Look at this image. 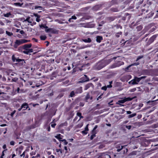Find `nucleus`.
<instances>
[{
	"label": "nucleus",
	"mask_w": 158,
	"mask_h": 158,
	"mask_svg": "<svg viewBox=\"0 0 158 158\" xmlns=\"http://www.w3.org/2000/svg\"><path fill=\"white\" fill-rule=\"evenodd\" d=\"M112 60V59H110L108 60H102L97 63L95 68L97 70H99L109 64Z\"/></svg>",
	"instance_id": "obj_1"
},
{
	"label": "nucleus",
	"mask_w": 158,
	"mask_h": 158,
	"mask_svg": "<svg viewBox=\"0 0 158 158\" xmlns=\"http://www.w3.org/2000/svg\"><path fill=\"white\" fill-rule=\"evenodd\" d=\"M38 126V123L37 121H35L34 124L27 127V130H29L31 129H34Z\"/></svg>",
	"instance_id": "obj_2"
},
{
	"label": "nucleus",
	"mask_w": 158,
	"mask_h": 158,
	"mask_svg": "<svg viewBox=\"0 0 158 158\" xmlns=\"http://www.w3.org/2000/svg\"><path fill=\"white\" fill-rule=\"evenodd\" d=\"M75 94H81L82 92V88L81 86L76 89L74 90Z\"/></svg>",
	"instance_id": "obj_3"
},
{
	"label": "nucleus",
	"mask_w": 158,
	"mask_h": 158,
	"mask_svg": "<svg viewBox=\"0 0 158 158\" xmlns=\"http://www.w3.org/2000/svg\"><path fill=\"white\" fill-rule=\"evenodd\" d=\"M156 37L157 36L156 35H154L152 36L149 40L148 41V43H149V44H150L152 43V42H153L154 41Z\"/></svg>",
	"instance_id": "obj_4"
},
{
	"label": "nucleus",
	"mask_w": 158,
	"mask_h": 158,
	"mask_svg": "<svg viewBox=\"0 0 158 158\" xmlns=\"http://www.w3.org/2000/svg\"><path fill=\"white\" fill-rule=\"evenodd\" d=\"M22 44V43L21 41V40H17L15 43V44L14 45V47L15 48H16L17 46L19 45Z\"/></svg>",
	"instance_id": "obj_5"
},
{
	"label": "nucleus",
	"mask_w": 158,
	"mask_h": 158,
	"mask_svg": "<svg viewBox=\"0 0 158 158\" xmlns=\"http://www.w3.org/2000/svg\"><path fill=\"white\" fill-rule=\"evenodd\" d=\"M45 31L46 32H51L53 34L56 33V31L52 28H49L47 29H45Z\"/></svg>",
	"instance_id": "obj_6"
},
{
	"label": "nucleus",
	"mask_w": 158,
	"mask_h": 158,
	"mask_svg": "<svg viewBox=\"0 0 158 158\" xmlns=\"http://www.w3.org/2000/svg\"><path fill=\"white\" fill-rule=\"evenodd\" d=\"M82 78L83 79V80L82 81H80V82H83L85 81H89V79L88 78V77L86 75H84Z\"/></svg>",
	"instance_id": "obj_7"
},
{
	"label": "nucleus",
	"mask_w": 158,
	"mask_h": 158,
	"mask_svg": "<svg viewBox=\"0 0 158 158\" xmlns=\"http://www.w3.org/2000/svg\"><path fill=\"white\" fill-rule=\"evenodd\" d=\"M33 52L32 49H24L23 51V52L26 54H28L29 53L32 52Z\"/></svg>",
	"instance_id": "obj_8"
},
{
	"label": "nucleus",
	"mask_w": 158,
	"mask_h": 158,
	"mask_svg": "<svg viewBox=\"0 0 158 158\" xmlns=\"http://www.w3.org/2000/svg\"><path fill=\"white\" fill-rule=\"evenodd\" d=\"M125 146H121L120 145H118L116 146V148L117 149V151L118 152H120Z\"/></svg>",
	"instance_id": "obj_9"
},
{
	"label": "nucleus",
	"mask_w": 158,
	"mask_h": 158,
	"mask_svg": "<svg viewBox=\"0 0 158 158\" xmlns=\"http://www.w3.org/2000/svg\"><path fill=\"white\" fill-rule=\"evenodd\" d=\"M89 125V124H87L86 127L85 128V130L83 131H81V133L83 134L86 135L87 133V131H88L89 129L88 128V126Z\"/></svg>",
	"instance_id": "obj_10"
},
{
	"label": "nucleus",
	"mask_w": 158,
	"mask_h": 158,
	"mask_svg": "<svg viewBox=\"0 0 158 158\" xmlns=\"http://www.w3.org/2000/svg\"><path fill=\"white\" fill-rule=\"evenodd\" d=\"M31 44H26L23 46L24 49H29V48H31Z\"/></svg>",
	"instance_id": "obj_11"
},
{
	"label": "nucleus",
	"mask_w": 158,
	"mask_h": 158,
	"mask_svg": "<svg viewBox=\"0 0 158 158\" xmlns=\"http://www.w3.org/2000/svg\"><path fill=\"white\" fill-rule=\"evenodd\" d=\"M115 18V17H109L106 18V19L109 22L114 21Z\"/></svg>",
	"instance_id": "obj_12"
},
{
	"label": "nucleus",
	"mask_w": 158,
	"mask_h": 158,
	"mask_svg": "<svg viewBox=\"0 0 158 158\" xmlns=\"http://www.w3.org/2000/svg\"><path fill=\"white\" fill-rule=\"evenodd\" d=\"M93 86V85L92 83H88L85 85V90H86L87 89H89L90 87Z\"/></svg>",
	"instance_id": "obj_13"
},
{
	"label": "nucleus",
	"mask_w": 158,
	"mask_h": 158,
	"mask_svg": "<svg viewBox=\"0 0 158 158\" xmlns=\"http://www.w3.org/2000/svg\"><path fill=\"white\" fill-rule=\"evenodd\" d=\"M82 41L85 43H90L91 42V40L89 38L87 39H82Z\"/></svg>",
	"instance_id": "obj_14"
},
{
	"label": "nucleus",
	"mask_w": 158,
	"mask_h": 158,
	"mask_svg": "<svg viewBox=\"0 0 158 158\" xmlns=\"http://www.w3.org/2000/svg\"><path fill=\"white\" fill-rule=\"evenodd\" d=\"M102 37L101 36H98L96 37V40L97 42L100 43L101 41L102 40Z\"/></svg>",
	"instance_id": "obj_15"
},
{
	"label": "nucleus",
	"mask_w": 158,
	"mask_h": 158,
	"mask_svg": "<svg viewBox=\"0 0 158 158\" xmlns=\"http://www.w3.org/2000/svg\"><path fill=\"white\" fill-rule=\"evenodd\" d=\"M133 81H135V82L138 83L140 81V79L139 77H134V79H133Z\"/></svg>",
	"instance_id": "obj_16"
},
{
	"label": "nucleus",
	"mask_w": 158,
	"mask_h": 158,
	"mask_svg": "<svg viewBox=\"0 0 158 158\" xmlns=\"http://www.w3.org/2000/svg\"><path fill=\"white\" fill-rule=\"evenodd\" d=\"M125 102V101L123 98L122 100H118V102H116V104H120V103H123Z\"/></svg>",
	"instance_id": "obj_17"
},
{
	"label": "nucleus",
	"mask_w": 158,
	"mask_h": 158,
	"mask_svg": "<svg viewBox=\"0 0 158 158\" xmlns=\"http://www.w3.org/2000/svg\"><path fill=\"white\" fill-rule=\"evenodd\" d=\"M12 15L11 14V13L10 12L7 13L6 14H3V16L5 17H8L10 16H12Z\"/></svg>",
	"instance_id": "obj_18"
},
{
	"label": "nucleus",
	"mask_w": 158,
	"mask_h": 158,
	"mask_svg": "<svg viewBox=\"0 0 158 158\" xmlns=\"http://www.w3.org/2000/svg\"><path fill=\"white\" fill-rule=\"evenodd\" d=\"M77 115L80 117V118L78 120V121L80 120L81 118H83V117L81 116V114L80 112H77Z\"/></svg>",
	"instance_id": "obj_19"
},
{
	"label": "nucleus",
	"mask_w": 158,
	"mask_h": 158,
	"mask_svg": "<svg viewBox=\"0 0 158 158\" xmlns=\"http://www.w3.org/2000/svg\"><path fill=\"white\" fill-rule=\"evenodd\" d=\"M124 100L125 101V102H126L128 101H131V100H132L133 98L128 97V98H124Z\"/></svg>",
	"instance_id": "obj_20"
},
{
	"label": "nucleus",
	"mask_w": 158,
	"mask_h": 158,
	"mask_svg": "<svg viewBox=\"0 0 158 158\" xmlns=\"http://www.w3.org/2000/svg\"><path fill=\"white\" fill-rule=\"evenodd\" d=\"M61 135L59 134L55 136V137L58 139L59 141H60L61 139H62V138L60 137Z\"/></svg>",
	"instance_id": "obj_21"
},
{
	"label": "nucleus",
	"mask_w": 158,
	"mask_h": 158,
	"mask_svg": "<svg viewBox=\"0 0 158 158\" xmlns=\"http://www.w3.org/2000/svg\"><path fill=\"white\" fill-rule=\"evenodd\" d=\"M136 115V114L135 113H134L133 114H131L130 115H129L128 116V118H130L133 117L135 116Z\"/></svg>",
	"instance_id": "obj_22"
},
{
	"label": "nucleus",
	"mask_w": 158,
	"mask_h": 158,
	"mask_svg": "<svg viewBox=\"0 0 158 158\" xmlns=\"http://www.w3.org/2000/svg\"><path fill=\"white\" fill-rule=\"evenodd\" d=\"M75 92L74 91H73L71 92L69 96L71 97H73L75 95Z\"/></svg>",
	"instance_id": "obj_23"
},
{
	"label": "nucleus",
	"mask_w": 158,
	"mask_h": 158,
	"mask_svg": "<svg viewBox=\"0 0 158 158\" xmlns=\"http://www.w3.org/2000/svg\"><path fill=\"white\" fill-rule=\"evenodd\" d=\"M14 4L16 6H22V5H23V3H22V4H21L19 2H17V3H14Z\"/></svg>",
	"instance_id": "obj_24"
},
{
	"label": "nucleus",
	"mask_w": 158,
	"mask_h": 158,
	"mask_svg": "<svg viewBox=\"0 0 158 158\" xmlns=\"http://www.w3.org/2000/svg\"><path fill=\"white\" fill-rule=\"evenodd\" d=\"M142 27L141 25H139L136 27V29L138 31H140L142 29Z\"/></svg>",
	"instance_id": "obj_25"
},
{
	"label": "nucleus",
	"mask_w": 158,
	"mask_h": 158,
	"mask_svg": "<svg viewBox=\"0 0 158 158\" xmlns=\"http://www.w3.org/2000/svg\"><path fill=\"white\" fill-rule=\"evenodd\" d=\"M128 83L129 84L131 83V84L133 85L137 84V83L135 82V81H133V80H132L131 81H129L128 82Z\"/></svg>",
	"instance_id": "obj_26"
},
{
	"label": "nucleus",
	"mask_w": 158,
	"mask_h": 158,
	"mask_svg": "<svg viewBox=\"0 0 158 158\" xmlns=\"http://www.w3.org/2000/svg\"><path fill=\"white\" fill-rule=\"evenodd\" d=\"M154 12H151L150 13H149V14L148 15V18H150L151 17H152L154 15Z\"/></svg>",
	"instance_id": "obj_27"
},
{
	"label": "nucleus",
	"mask_w": 158,
	"mask_h": 158,
	"mask_svg": "<svg viewBox=\"0 0 158 158\" xmlns=\"http://www.w3.org/2000/svg\"><path fill=\"white\" fill-rule=\"evenodd\" d=\"M27 106V105L26 104H23L22 105L21 107L20 108H19L18 109V110L19 111H20L24 107V106Z\"/></svg>",
	"instance_id": "obj_28"
},
{
	"label": "nucleus",
	"mask_w": 158,
	"mask_h": 158,
	"mask_svg": "<svg viewBox=\"0 0 158 158\" xmlns=\"http://www.w3.org/2000/svg\"><path fill=\"white\" fill-rule=\"evenodd\" d=\"M6 34L9 36H11L13 35V33L12 32H10L8 31H6Z\"/></svg>",
	"instance_id": "obj_29"
},
{
	"label": "nucleus",
	"mask_w": 158,
	"mask_h": 158,
	"mask_svg": "<svg viewBox=\"0 0 158 158\" xmlns=\"http://www.w3.org/2000/svg\"><path fill=\"white\" fill-rule=\"evenodd\" d=\"M46 36L44 35L41 36L40 38L41 40H44L46 39Z\"/></svg>",
	"instance_id": "obj_30"
},
{
	"label": "nucleus",
	"mask_w": 158,
	"mask_h": 158,
	"mask_svg": "<svg viewBox=\"0 0 158 158\" xmlns=\"http://www.w3.org/2000/svg\"><path fill=\"white\" fill-rule=\"evenodd\" d=\"M103 111H104L103 110H101L100 111H95V113H96L97 114H100L103 113Z\"/></svg>",
	"instance_id": "obj_31"
},
{
	"label": "nucleus",
	"mask_w": 158,
	"mask_h": 158,
	"mask_svg": "<svg viewBox=\"0 0 158 158\" xmlns=\"http://www.w3.org/2000/svg\"><path fill=\"white\" fill-rule=\"evenodd\" d=\"M143 55H142V56H139L137 58L136 60V61H138V60H139V59L143 58Z\"/></svg>",
	"instance_id": "obj_32"
},
{
	"label": "nucleus",
	"mask_w": 158,
	"mask_h": 158,
	"mask_svg": "<svg viewBox=\"0 0 158 158\" xmlns=\"http://www.w3.org/2000/svg\"><path fill=\"white\" fill-rule=\"evenodd\" d=\"M16 59L15 56L14 55H13L12 56V60L13 62H15V61H16Z\"/></svg>",
	"instance_id": "obj_33"
},
{
	"label": "nucleus",
	"mask_w": 158,
	"mask_h": 158,
	"mask_svg": "<svg viewBox=\"0 0 158 158\" xmlns=\"http://www.w3.org/2000/svg\"><path fill=\"white\" fill-rule=\"evenodd\" d=\"M30 17H28L25 20V21H27L29 23H31V21H30Z\"/></svg>",
	"instance_id": "obj_34"
},
{
	"label": "nucleus",
	"mask_w": 158,
	"mask_h": 158,
	"mask_svg": "<svg viewBox=\"0 0 158 158\" xmlns=\"http://www.w3.org/2000/svg\"><path fill=\"white\" fill-rule=\"evenodd\" d=\"M24 104H26L27 105V106H24V107L23 108V110H25L26 109H27V108H28V104L27 103H24Z\"/></svg>",
	"instance_id": "obj_35"
},
{
	"label": "nucleus",
	"mask_w": 158,
	"mask_h": 158,
	"mask_svg": "<svg viewBox=\"0 0 158 158\" xmlns=\"http://www.w3.org/2000/svg\"><path fill=\"white\" fill-rule=\"evenodd\" d=\"M139 62H138L134 63L133 64H131V65L132 66H137V65H139Z\"/></svg>",
	"instance_id": "obj_36"
},
{
	"label": "nucleus",
	"mask_w": 158,
	"mask_h": 158,
	"mask_svg": "<svg viewBox=\"0 0 158 158\" xmlns=\"http://www.w3.org/2000/svg\"><path fill=\"white\" fill-rule=\"evenodd\" d=\"M21 41L22 44L27 43L28 42L27 40L25 39H21Z\"/></svg>",
	"instance_id": "obj_37"
},
{
	"label": "nucleus",
	"mask_w": 158,
	"mask_h": 158,
	"mask_svg": "<svg viewBox=\"0 0 158 158\" xmlns=\"http://www.w3.org/2000/svg\"><path fill=\"white\" fill-rule=\"evenodd\" d=\"M38 8H40V10H42V7L41 6H35V9H37Z\"/></svg>",
	"instance_id": "obj_38"
},
{
	"label": "nucleus",
	"mask_w": 158,
	"mask_h": 158,
	"mask_svg": "<svg viewBox=\"0 0 158 158\" xmlns=\"http://www.w3.org/2000/svg\"><path fill=\"white\" fill-rule=\"evenodd\" d=\"M56 152H60L61 153H62V149H56Z\"/></svg>",
	"instance_id": "obj_39"
},
{
	"label": "nucleus",
	"mask_w": 158,
	"mask_h": 158,
	"mask_svg": "<svg viewBox=\"0 0 158 158\" xmlns=\"http://www.w3.org/2000/svg\"><path fill=\"white\" fill-rule=\"evenodd\" d=\"M18 80V78L17 77H15L12 79V81L16 82Z\"/></svg>",
	"instance_id": "obj_40"
},
{
	"label": "nucleus",
	"mask_w": 158,
	"mask_h": 158,
	"mask_svg": "<svg viewBox=\"0 0 158 158\" xmlns=\"http://www.w3.org/2000/svg\"><path fill=\"white\" fill-rule=\"evenodd\" d=\"M90 98V95L89 94V93L87 94L86 96V97H85V98H86V100L88 99L89 98Z\"/></svg>",
	"instance_id": "obj_41"
},
{
	"label": "nucleus",
	"mask_w": 158,
	"mask_h": 158,
	"mask_svg": "<svg viewBox=\"0 0 158 158\" xmlns=\"http://www.w3.org/2000/svg\"><path fill=\"white\" fill-rule=\"evenodd\" d=\"M17 93H21V92H22V90H20V89L19 88H18L17 89Z\"/></svg>",
	"instance_id": "obj_42"
},
{
	"label": "nucleus",
	"mask_w": 158,
	"mask_h": 158,
	"mask_svg": "<svg viewBox=\"0 0 158 158\" xmlns=\"http://www.w3.org/2000/svg\"><path fill=\"white\" fill-rule=\"evenodd\" d=\"M95 136H96V135L95 134L92 135L90 136V139L92 140L93 139L94 137H95Z\"/></svg>",
	"instance_id": "obj_43"
},
{
	"label": "nucleus",
	"mask_w": 158,
	"mask_h": 158,
	"mask_svg": "<svg viewBox=\"0 0 158 158\" xmlns=\"http://www.w3.org/2000/svg\"><path fill=\"white\" fill-rule=\"evenodd\" d=\"M33 15L35 16L36 17H38V18H40V16L39 15H38L36 13H34Z\"/></svg>",
	"instance_id": "obj_44"
},
{
	"label": "nucleus",
	"mask_w": 158,
	"mask_h": 158,
	"mask_svg": "<svg viewBox=\"0 0 158 158\" xmlns=\"http://www.w3.org/2000/svg\"><path fill=\"white\" fill-rule=\"evenodd\" d=\"M131 126L129 125V126H126V128L128 130H130L131 129Z\"/></svg>",
	"instance_id": "obj_45"
},
{
	"label": "nucleus",
	"mask_w": 158,
	"mask_h": 158,
	"mask_svg": "<svg viewBox=\"0 0 158 158\" xmlns=\"http://www.w3.org/2000/svg\"><path fill=\"white\" fill-rule=\"evenodd\" d=\"M24 60H22L21 59H17L16 60V61L18 62H21L22 61H24Z\"/></svg>",
	"instance_id": "obj_46"
},
{
	"label": "nucleus",
	"mask_w": 158,
	"mask_h": 158,
	"mask_svg": "<svg viewBox=\"0 0 158 158\" xmlns=\"http://www.w3.org/2000/svg\"><path fill=\"white\" fill-rule=\"evenodd\" d=\"M115 26L117 28H120V29L122 28V27L120 25H117L116 26Z\"/></svg>",
	"instance_id": "obj_47"
},
{
	"label": "nucleus",
	"mask_w": 158,
	"mask_h": 158,
	"mask_svg": "<svg viewBox=\"0 0 158 158\" xmlns=\"http://www.w3.org/2000/svg\"><path fill=\"white\" fill-rule=\"evenodd\" d=\"M129 15V14L128 13H126V17H123L122 18V20H125V18L126 17H127V16Z\"/></svg>",
	"instance_id": "obj_48"
},
{
	"label": "nucleus",
	"mask_w": 158,
	"mask_h": 158,
	"mask_svg": "<svg viewBox=\"0 0 158 158\" xmlns=\"http://www.w3.org/2000/svg\"><path fill=\"white\" fill-rule=\"evenodd\" d=\"M16 112V111L14 110L11 113L10 115L11 117H13L14 114H15V112Z\"/></svg>",
	"instance_id": "obj_49"
},
{
	"label": "nucleus",
	"mask_w": 158,
	"mask_h": 158,
	"mask_svg": "<svg viewBox=\"0 0 158 158\" xmlns=\"http://www.w3.org/2000/svg\"><path fill=\"white\" fill-rule=\"evenodd\" d=\"M102 90H106L107 89V87L106 86H104L102 87Z\"/></svg>",
	"instance_id": "obj_50"
},
{
	"label": "nucleus",
	"mask_w": 158,
	"mask_h": 158,
	"mask_svg": "<svg viewBox=\"0 0 158 158\" xmlns=\"http://www.w3.org/2000/svg\"><path fill=\"white\" fill-rule=\"evenodd\" d=\"M117 67L116 64H114L112 65L111 66V68H114Z\"/></svg>",
	"instance_id": "obj_51"
},
{
	"label": "nucleus",
	"mask_w": 158,
	"mask_h": 158,
	"mask_svg": "<svg viewBox=\"0 0 158 158\" xmlns=\"http://www.w3.org/2000/svg\"><path fill=\"white\" fill-rule=\"evenodd\" d=\"M95 25L94 24H91L90 26H88L87 27H94V26Z\"/></svg>",
	"instance_id": "obj_52"
},
{
	"label": "nucleus",
	"mask_w": 158,
	"mask_h": 158,
	"mask_svg": "<svg viewBox=\"0 0 158 158\" xmlns=\"http://www.w3.org/2000/svg\"><path fill=\"white\" fill-rule=\"evenodd\" d=\"M21 34H25V32H24V31L23 30H21L19 32Z\"/></svg>",
	"instance_id": "obj_53"
},
{
	"label": "nucleus",
	"mask_w": 158,
	"mask_h": 158,
	"mask_svg": "<svg viewBox=\"0 0 158 158\" xmlns=\"http://www.w3.org/2000/svg\"><path fill=\"white\" fill-rule=\"evenodd\" d=\"M10 144L11 145H14L15 144V142L13 141H12L10 142Z\"/></svg>",
	"instance_id": "obj_54"
},
{
	"label": "nucleus",
	"mask_w": 158,
	"mask_h": 158,
	"mask_svg": "<svg viewBox=\"0 0 158 158\" xmlns=\"http://www.w3.org/2000/svg\"><path fill=\"white\" fill-rule=\"evenodd\" d=\"M136 90V89L135 88H133L132 89H131L130 91L131 92H135Z\"/></svg>",
	"instance_id": "obj_55"
},
{
	"label": "nucleus",
	"mask_w": 158,
	"mask_h": 158,
	"mask_svg": "<svg viewBox=\"0 0 158 158\" xmlns=\"http://www.w3.org/2000/svg\"><path fill=\"white\" fill-rule=\"evenodd\" d=\"M105 157L106 158H111L110 156L109 155H105Z\"/></svg>",
	"instance_id": "obj_56"
},
{
	"label": "nucleus",
	"mask_w": 158,
	"mask_h": 158,
	"mask_svg": "<svg viewBox=\"0 0 158 158\" xmlns=\"http://www.w3.org/2000/svg\"><path fill=\"white\" fill-rule=\"evenodd\" d=\"M40 18H38V17H36V21L38 22H39L40 21Z\"/></svg>",
	"instance_id": "obj_57"
},
{
	"label": "nucleus",
	"mask_w": 158,
	"mask_h": 158,
	"mask_svg": "<svg viewBox=\"0 0 158 158\" xmlns=\"http://www.w3.org/2000/svg\"><path fill=\"white\" fill-rule=\"evenodd\" d=\"M71 18L72 19H77V17L75 16H72Z\"/></svg>",
	"instance_id": "obj_58"
},
{
	"label": "nucleus",
	"mask_w": 158,
	"mask_h": 158,
	"mask_svg": "<svg viewBox=\"0 0 158 158\" xmlns=\"http://www.w3.org/2000/svg\"><path fill=\"white\" fill-rule=\"evenodd\" d=\"M7 150V149H6L5 150H4L3 151V152H2V155L1 156H4L5 154H4V152L6 150Z\"/></svg>",
	"instance_id": "obj_59"
},
{
	"label": "nucleus",
	"mask_w": 158,
	"mask_h": 158,
	"mask_svg": "<svg viewBox=\"0 0 158 158\" xmlns=\"http://www.w3.org/2000/svg\"><path fill=\"white\" fill-rule=\"evenodd\" d=\"M97 127H98V126H97V125L95 126L94 127V129H93V131H92V132H94V131L97 128Z\"/></svg>",
	"instance_id": "obj_60"
},
{
	"label": "nucleus",
	"mask_w": 158,
	"mask_h": 158,
	"mask_svg": "<svg viewBox=\"0 0 158 158\" xmlns=\"http://www.w3.org/2000/svg\"><path fill=\"white\" fill-rule=\"evenodd\" d=\"M56 125V123H53L51 124V126L52 127L54 128L55 126Z\"/></svg>",
	"instance_id": "obj_61"
},
{
	"label": "nucleus",
	"mask_w": 158,
	"mask_h": 158,
	"mask_svg": "<svg viewBox=\"0 0 158 158\" xmlns=\"http://www.w3.org/2000/svg\"><path fill=\"white\" fill-rule=\"evenodd\" d=\"M53 95V92L48 94V96H52Z\"/></svg>",
	"instance_id": "obj_62"
},
{
	"label": "nucleus",
	"mask_w": 158,
	"mask_h": 158,
	"mask_svg": "<svg viewBox=\"0 0 158 158\" xmlns=\"http://www.w3.org/2000/svg\"><path fill=\"white\" fill-rule=\"evenodd\" d=\"M113 11L114 12H117L118 11V10L116 8H114L113 9Z\"/></svg>",
	"instance_id": "obj_63"
},
{
	"label": "nucleus",
	"mask_w": 158,
	"mask_h": 158,
	"mask_svg": "<svg viewBox=\"0 0 158 158\" xmlns=\"http://www.w3.org/2000/svg\"><path fill=\"white\" fill-rule=\"evenodd\" d=\"M55 158V156L52 155H51V156H49L48 158Z\"/></svg>",
	"instance_id": "obj_64"
}]
</instances>
